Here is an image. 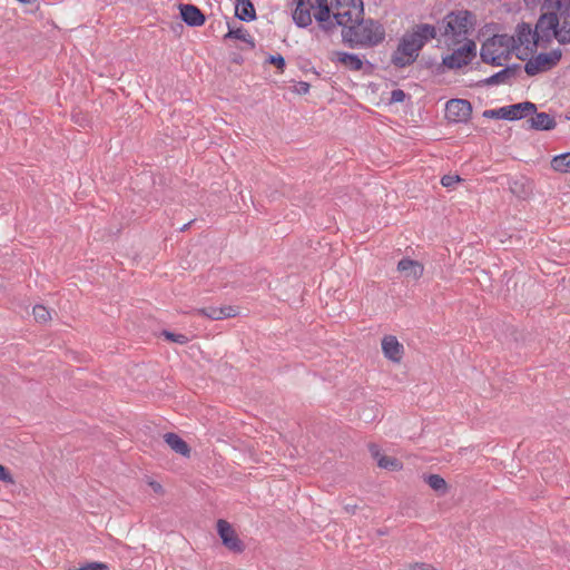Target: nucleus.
Wrapping results in <instances>:
<instances>
[{
	"label": "nucleus",
	"mask_w": 570,
	"mask_h": 570,
	"mask_svg": "<svg viewBox=\"0 0 570 570\" xmlns=\"http://www.w3.org/2000/svg\"><path fill=\"white\" fill-rule=\"evenodd\" d=\"M541 10L544 12L535 23L534 35L535 41H542V48H547L552 39H556L559 18L569 16L570 0H544Z\"/></svg>",
	"instance_id": "nucleus-1"
},
{
	"label": "nucleus",
	"mask_w": 570,
	"mask_h": 570,
	"mask_svg": "<svg viewBox=\"0 0 570 570\" xmlns=\"http://www.w3.org/2000/svg\"><path fill=\"white\" fill-rule=\"evenodd\" d=\"M385 38L384 27L373 19H361L355 21L346 30H342V40L350 48L375 47Z\"/></svg>",
	"instance_id": "nucleus-2"
},
{
	"label": "nucleus",
	"mask_w": 570,
	"mask_h": 570,
	"mask_svg": "<svg viewBox=\"0 0 570 570\" xmlns=\"http://www.w3.org/2000/svg\"><path fill=\"white\" fill-rule=\"evenodd\" d=\"M475 16L469 10H455L449 12L442 21L439 22L438 30L445 39L458 45L468 40L466 36L473 29Z\"/></svg>",
	"instance_id": "nucleus-3"
},
{
	"label": "nucleus",
	"mask_w": 570,
	"mask_h": 570,
	"mask_svg": "<svg viewBox=\"0 0 570 570\" xmlns=\"http://www.w3.org/2000/svg\"><path fill=\"white\" fill-rule=\"evenodd\" d=\"M512 43V36L494 35L482 43L480 52L482 61L497 67L502 66V57L511 53L508 47H511Z\"/></svg>",
	"instance_id": "nucleus-4"
},
{
	"label": "nucleus",
	"mask_w": 570,
	"mask_h": 570,
	"mask_svg": "<svg viewBox=\"0 0 570 570\" xmlns=\"http://www.w3.org/2000/svg\"><path fill=\"white\" fill-rule=\"evenodd\" d=\"M332 7L335 10L333 19L342 30H346L364 16L363 0H332Z\"/></svg>",
	"instance_id": "nucleus-5"
},
{
	"label": "nucleus",
	"mask_w": 570,
	"mask_h": 570,
	"mask_svg": "<svg viewBox=\"0 0 570 570\" xmlns=\"http://www.w3.org/2000/svg\"><path fill=\"white\" fill-rule=\"evenodd\" d=\"M562 57L561 49L557 48L550 52H541L530 58L524 65V71L528 76H535L556 67Z\"/></svg>",
	"instance_id": "nucleus-6"
},
{
	"label": "nucleus",
	"mask_w": 570,
	"mask_h": 570,
	"mask_svg": "<svg viewBox=\"0 0 570 570\" xmlns=\"http://www.w3.org/2000/svg\"><path fill=\"white\" fill-rule=\"evenodd\" d=\"M476 55V45L466 40L464 45L443 58V65L449 69H459L469 65Z\"/></svg>",
	"instance_id": "nucleus-7"
},
{
	"label": "nucleus",
	"mask_w": 570,
	"mask_h": 570,
	"mask_svg": "<svg viewBox=\"0 0 570 570\" xmlns=\"http://www.w3.org/2000/svg\"><path fill=\"white\" fill-rule=\"evenodd\" d=\"M512 37L513 43L511 47H508L511 52L520 47H524L529 52H534L539 46L542 47V41H535L537 36L534 35V30H532L531 26L527 22L518 24L515 36Z\"/></svg>",
	"instance_id": "nucleus-8"
},
{
	"label": "nucleus",
	"mask_w": 570,
	"mask_h": 570,
	"mask_svg": "<svg viewBox=\"0 0 570 570\" xmlns=\"http://www.w3.org/2000/svg\"><path fill=\"white\" fill-rule=\"evenodd\" d=\"M217 532L222 543L232 552L242 553L245 550L244 542L238 538L236 531L229 522L219 519L217 521Z\"/></svg>",
	"instance_id": "nucleus-9"
},
{
	"label": "nucleus",
	"mask_w": 570,
	"mask_h": 570,
	"mask_svg": "<svg viewBox=\"0 0 570 570\" xmlns=\"http://www.w3.org/2000/svg\"><path fill=\"white\" fill-rule=\"evenodd\" d=\"M445 115L453 122H468L472 115V105L465 99H451L445 105Z\"/></svg>",
	"instance_id": "nucleus-10"
},
{
	"label": "nucleus",
	"mask_w": 570,
	"mask_h": 570,
	"mask_svg": "<svg viewBox=\"0 0 570 570\" xmlns=\"http://www.w3.org/2000/svg\"><path fill=\"white\" fill-rule=\"evenodd\" d=\"M417 57L419 52L414 50L410 41L403 36L396 50L392 55L391 61L395 67L404 68L412 65Z\"/></svg>",
	"instance_id": "nucleus-11"
},
{
	"label": "nucleus",
	"mask_w": 570,
	"mask_h": 570,
	"mask_svg": "<svg viewBox=\"0 0 570 570\" xmlns=\"http://www.w3.org/2000/svg\"><path fill=\"white\" fill-rule=\"evenodd\" d=\"M382 351L386 358L395 363H399L404 354L403 345L393 335H387L383 337Z\"/></svg>",
	"instance_id": "nucleus-12"
},
{
	"label": "nucleus",
	"mask_w": 570,
	"mask_h": 570,
	"mask_svg": "<svg viewBox=\"0 0 570 570\" xmlns=\"http://www.w3.org/2000/svg\"><path fill=\"white\" fill-rule=\"evenodd\" d=\"M520 70L519 65L508 66L504 69L498 71L497 73L490 76L480 81L483 86H495L502 83H509L512 79H514Z\"/></svg>",
	"instance_id": "nucleus-13"
},
{
	"label": "nucleus",
	"mask_w": 570,
	"mask_h": 570,
	"mask_svg": "<svg viewBox=\"0 0 570 570\" xmlns=\"http://www.w3.org/2000/svg\"><path fill=\"white\" fill-rule=\"evenodd\" d=\"M183 21L189 27H200L205 23V14L194 4H179Z\"/></svg>",
	"instance_id": "nucleus-14"
},
{
	"label": "nucleus",
	"mask_w": 570,
	"mask_h": 570,
	"mask_svg": "<svg viewBox=\"0 0 570 570\" xmlns=\"http://www.w3.org/2000/svg\"><path fill=\"white\" fill-rule=\"evenodd\" d=\"M537 111L535 104L531 101H523L514 105L505 106V120H519L532 115Z\"/></svg>",
	"instance_id": "nucleus-15"
},
{
	"label": "nucleus",
	"mask_w": 570,
	"mask_h": 570,
	"mask_svg": "<svg viewBox=\"0 0 570 570\" xmlns=\"http://www.w3.org/2000/svg\"><path fill=\"white\" fill-rule=\"evenodd\" d=\"M332 61H336L344 66L346 69L352 71H360L363 68L362 59L355 53H348L344 51H334Z\"/></svg>",
	"instance_id": "nucleus-16"
},
{
	"label": "nucleus",
	"mask_w": 570,
	"mask_h": 570,
	"mask_svg": "<svg viewBox=\"0 0 570 570\" xmlns=\"http://www.w3.org/2000/svg\"><path fill=\"white\" fill-rule=\"evenodd\" d=\"M332 8V3L330 6L315 8L314 18L318 22L320 28L326 33L332 32L336 27L335 20L331 19Z\"/></svg>",
	"instance_id": "nucleus-17"
},
{
	"label": "nucleus",
	"mask_w": 570,
	"mask_h": 570,
	"mask_svg": "<svg viewBox=\"0 0 570 570\" xmlns=\"http://www.w3.org/2000/svg\"><path fill=\"white\" fill-rule=\"evenodd\" d=\"M397 269L409 278L419 279L423 275L424 267L417 261L402 258L397 263Z\"/></svg>",
	"instance_id": "nucleus-18"
},
{
	"label": "nucleus",
	"mask_w": 570,
	"mask_h": 570,
	"mask_svg": "<svg viewBox=\"0 0 570 570\" xmlns=\"http://www.w3.org/2000/svg\"><path fill=\"white\" fill-rule=\"evenodd\" d=\"M311 6V2H305L303 6H295V9L293 10L292 18L294 23L298 28H307L312 24V14L311 9H313Z\"/></svg>",
	"instance_id": "nucleus-19"
},
{
	"label": "nucleus",
	"mask_w": 570,
	"mask_h": 570,
	"mask_svg": "<svg viewBox=\"0 0 570 570\" xmlns=\"http://www.w3.org/2000/svg\"><path fill=\"white\" fill-rule=\"evenodd\" d=\"M235 17L242 21L250 22L256 19V10L250 0L235 1Z\"/></svg>",
	"instance_id": "nucleus-20"
},
{
	"label": "nucleus",
	"mask_w": 570,
	"mask_h": 570,
	"mask_svg": "<svg viewBox=\"0 0 570 570\" xmlns=\"http://www.w3.org/2000/svg\"><path fill=\"white\" fill-rule=\"evenodd\" d=\"M165 442L168 444V446L174 450L176 453L189 458L190 455V448L187 444L186 441H184L178 434L168 432L164 435Z\"/></svg>",
	"instance_id": "nucleus-21"
},
{
	"label": "nucleus",
	"mask_w": 570,
	"mask_h": 570,
	"mask_svg": "<svg viewBox=\"0 0 570 570\" xmlns=\"http://www.w3.org/2000/svg\"><path fill=\"white\" fill-rule=\"evenodd\" d=\"M530 127L535 130H552L556 128L557 122L552 116L547 112H534V117L528 120Z\"/></svg>",
	"instance_id": "nucleus-22"
},
{
	"label": "nucleus",
	"mask_w": 570,
	"mask_h": 570,
	"mask_svg": "<svg viewBox=\"0 0 570 570\" xmlns=\"http://www.w3.org/2000/svg\"><path fill=\"white\" fill-rule=\"evenodd\" d=\"M370 452L374 458L377 459V465L382 469L397 471L402 468V464L397 459L393 456L380 455L379 446L375 444L370 445Z\"/></svg>",
	"instance_id": "nucleus-23"
},
{
	"label": "nucleus",
	"mask_w": 570,
	"mask_h": 570,
	"mask_svg": "<svg viewBox=\"0 0 570 570\" xmlns=\"http://www.w3.org/2000/svg\"><path fill=\"white\" fill-rule=\"evenodd\" d=\"M413 33L424 47L428 41L436 38L438 28L429 23H420L413 28Z\"/></svg>",
	"instance_id": "nucleus-24"
},
{
	"label": "nucleus",
	"mask_w": 570,
	"mask_h": 570,
	"mask_svg": "<svg viewBox=\"0 0 570 570\" xmlns=\"http://www.w3.org/2000/svg\"><path fill=\"white\" fill-rule=\"evenodd\" d=\"M225 38H234L246 42L250 49L255 48L254 38L248 33V31L244 27H238L236 29L229 27L228 32L225 35Z\"/></svg>",
	"instance_id": "nucleus-25"
},
{
	"label": "nucleus",
	"mask_w": 570,
	"mask_h": 570,
	"mask_svg": "<svg viewBox=\"0 0 570 570\" xmlns=\"http://www.w3.org/2000/svg\"><path fill=\"white\" fill-rule=\"evenodd\" d=\"M553 170L562 174H570V153L557 155L551 160Z\"/></svg>",
	"instance_id": "nucleus-26"
},
{
	"label": "nucleus",
	"mask_w": 570,
	"mask_h": 570,
	"mask_svg": "<svg viewBox=\"0 0 570 570\" xmlns=\"http://www.w3.org/2000/svg\"><path fill=\"white\" fill-rule=\"evenodd\" d=\"M424 481L436 492L445 493L448 490L445 480L439 474H429L424 478Z\"/></svg>",
	"instance_id": "nucleus-27"
},
{
	"label": "nucleus",
	"mask_w": 570,
	"mask_h": 570,
	"mask_svg": "<svg viewBox=\"0 0 570 570\" xmlns=\"http://www.w3.org/2000/svg\"><path fill=\"white\" fill-rule=\"evenodd\" d=\"M556 39L561 45L570 43V22L563 20L562 24L558 27Z\"/></svg>",
	"instance_id": "nucleus-28"
},
{
	"label": "nucleus",
	"mask_w": 570,
	"mask_h": 570,
	"mask_svg": "<svg viewBox=\"0 0 570 570\" xmlns=\"http://www.w3.org/2000/svg\"><path fill=\"white\" fill-rule=\"evenodd\" d=\"M32 314L35 320L39 323H47L51 320L49 309L43 305H35Z\"/></svg>",
	"instance_id": "nucleus-29"
},
{
	"label": "nucleus",
	"mask_w": 570,
	"mask_h": 570,
	"mask_svg": "<svg viewBox=\"0 0 570 570\" xmlns=\"http://www.w3.org/2000/svg\"><path fill=\"white\" fill-rule=\"evenodd\" d=\"M197 313L199 315H203L210 320H215V321L222 320V316H220L222 311H220V308L215 307V306H208V307L200 308L197 311Z\"/></svg>",
	"instance_id": "nucleus-30"
},
{
	"label": "nucleus",
	"mask_w": 570,
	"mask_h": 570,
	"mask_svg": "<svg viewBox=\"0 0 570 570\" xmlns=\"http://www.w3.org/2000/svg\"><path fill=\"white\" fill-rule=\"evenodd\" d=\"M161 335L166 340L175 342V343L180 344V345H185V344H187L189 342L188 336H186L184 334L173 333V332H169V331H163Z\"/></svg>",
	"instance_id": "nucleus-31"
},
{
	"label": "nucleus",
	"mask_w": 570,
	"mask_h": 570,
	"mask_svg": "<svg viewBox=\"0 0 570 570\" xmlns=\"http://www.w3.org/2000/svg\"><path fill=\"white\" fill-rule=\"evenodd\" d=\"M482 116L484 118H491V119H504L505 120V106L501 107L499 109H487L483 111Z\"/></svg>",
	"instance_id": "nucleus-32"
},
{
	"label": "nucleus",
	"mask_w": 570,
	"mask_h": 570,
	"mask_svg": "<svg viewBox=\"0 0 570 570\" xmlns=\"http://www.w3.org/2000/svg\"><path fill=\"white\" fill-rule=\"evenodd\" d=\"M77 570H109V567L107 563L92 561L79 564Z\"/></svg>",
	"instance_id": "nucleus-33"
},
{
	"label": "nucleus",
	"mask_w": 570,
	"mask_h": 570,
	"mask_svg": "<svg viewBox=\"0 0 570 570\" xmlns=\"http://www.w3.org/2000/svg\"><path fill=\"white\" fill-rule=\"evenodd\" d=\"M460 181H462V178L459 175H444L441 178L442 186L446 188L453 187L455 184Z\"/></svg>",
	"instance_id": "nucleus-34"
},
{
	"label": "nucleus",
	"mask_w": 570,
	"mask_h": 570,
	"mask_svg": "<svg viewBox=\"0 0 570 570\" xmlns=\"http://www.w3.org/2000/svg\"><path fill=\"white\" fill-rule=\"evenodd\" d=\"M266 61L271 65H274L281 71H283L285 68V59L281 55H271Z\"/></svg>",
	"instance_id": "nucleus-35"
},
{
	"label": "nucleus",
	"mask_w": 570,
	"mask_h": 570,
	"mask_svg": "<svg viewBox=\"0 0 570 570\" xmlns=\"http://www.w3.org/2000/svg\"><path fill=\"white\" fill-rule=\"evenodd\" d=\"M406 98V94L402 89H394L391 92L390 102L396 104V102H403Z\"/></svg>",
	"instance_id": "nucleus-36"
},
{
	"label": "nucleus",
	"mask_w": 570,
	"mask_h": 570,
	"mask_svg": "<svg viewBox=\"0 0 570 570\" xmlns=\"http://www.w3.org/2000/svg\"><path fill=\"white\" fill-rule=\"evenodd\" d=\"M219 308L222 311V314H220L222 320L235 317L238 314V309L235 306L229 305V306H223Z\"/></svg>",
	"instance_id": "nucleus-37"
},
{
	"label": "nucleus",
	"mask_w": 570,
	"mask_h": 570,
	"mask_svg": "<svg viewBox=\"0 0 570 570\" xmlns=\"http://www.w3.org/2000/svg\"><path fill=\"white\" fill-rule=\"evenodd\" d=\"M404 37L410 41V43L413 46L415 51H420L423 46L419 41V39L415 37V35L412 32L404 35Z\"/></svg>",
	"instance_id": "nucleus-38"
},
{
	"label": "nucleus",
	"mask_w": 570,
	"mask_h": 570,
	"mask_svg": "<svg viewBox=\"0 0 570 570\" xmlns=\"http://www.w3.org/2000/svg\"><path fill=\"white\" fill-rule=\"evenodd\" d=\"M0 481L6 483H13V479L9 470L0 464Z\"/></svg>",
	"instance_id": "nucleus-39"
},
{
	"label": "nucleus",
	"mask_w": 570,
	"mask_h": 570,
	"mask_svg": "<svg viewBox=\"0 0 570 570\" xmlns=\"http://www.w3.org/2000/svg\"><path fill=\"white\" fill-rule=\"evenodd\" d=\"M309 83L306 81H298L295 86V91L299 95H306L309 91Z\"/></svg>",
	"instance_id": "nucleus-40"
},
{
	"label": "nucleus",
	"mask_w": 570,
	"mask_h": 570,
	"mask_svg": "<svg viewBox=\"0 0 570 570\" xmlns=\"http://www.w3.org/2000/svg\"><path fill=\"white\" fill-rule=\"evenodd\" d=\"M411 570H435L432 566L426 563H414L411 566Z\"/></svg>",
	"instance_id": "nucleus-41"
},
{
	"label": "nucleus",
	"mask_w": 570,
	"mask_h": 570,
	"mask_svg": "<svg viewBox=\"0 0 570 570\" xmlns=\"http://www.w3.org/2000/svg\"><path fill=\"white\" fill-rule=\"evenodd\" d=\"M358 509V505L355 504V503H346L344 504V510L347 512V513H351V514H354Z\"/></svg>",
	"instance_id": "nucleus-42"
},
{
	"label": "nucleus",
	"mask_w": 570,
	"mask_h": 570,
	"mask_svg": "<svg viewBox=\"0 0 570 570\" xmlns=\"http://www.w3.org/2000/svg\"><path fill=\"white\" fill-rule=\"evenodd\" d=\"M325 6H330L328 0H314V2L311 3L309 7L318 8V7H325Z\"/></svg>",
	"instance_id": "nucleus-43"
},
{
	"label": "nucleus",
	"mask_w": 570,
	"mask_h": 570,
	"mask_svg": "<svg viewBox=\"0 0 570 570\" xmlns=\"http://www.w3.org/2000/svg\"><path fill=\"white\" fill-rule=\"evenodd\" d=\"M150 485H151V488L154 489L155 492H161L163 491V487L158 482H150Z\"/></svg>",
	"instance_id": "nucleus-44"
},
{
	"label": "nucleus",
	"mask_w": 570,
	"mask_h": 570,
	"mask_svg": "<svg viewBox=\"0 0 570 570\" xmlns=\"http://www.w3.org/2000/svg\"><path fill=\"white\" fill-rule=\"evenodd\" d=\"M540 0H524L527 7H534L539 3Z\"/></svg>",
	"instance_id": "nucleus-45"
},
{
	"label": "nucleus",
	"mask_w": 570,
	"mask_h": 570,
	"mask_svg": "<svg viewBox=\"0 0 570 570\" xmlns=\"http://www.w3.org/2000/svg\"><path fill=\"white\" fill-rule=\"evenodd\" d=\"M295 2V6L299 4L303 6L305 2H309V0H293Z\"/></svg>",
	"instance_id": "nucleus-46"
},
{
	"label": "nucleus",
	"mask_w": 570,
	"mask_h": 570,
	"mask_svg": "<svg viewBox=\"0 0 570 570\" xmlns=\"http://www.w3.org/2000/svg\"><path fill=\"white\" fill-rule=\"evenodd\" d=\"M191 223H193V220H190L189 223L185 224V225L180 228V230H181V232L186 230V229L190 226V224H191Z\"/></svg>",
	"instance_id": "nucleus-47"
},
{
	"label": "nucleus",
	"mask_w": 570,
	"mask_h": 570,
	"mask_svg": "<svg viewBox=\"0 0 570 570\" xmlns=\"http://www.w3.org/2000/svg\"><path fill=\"white\" fill-rule=\"evenodd\" d=\"M495 53H500L501 50H503V47H494Z\"/></svg>",
	"instance_id": "nucleus-48"
},
{
	"label": "nucleus",
	"mask_w": 570,
	"mask_h": 570,
	"mask_svg": "<svg viewBox=\"0 0 570 570\" xmlns=\"http://www.w3.org/2000/svg\"><path fill=\"white\" fill-rule=\"evenodd\" d=\"M446 42H448V46L453 45V43L451 42V40H449V39H446Z\"/></svg>",
	"instance_id": "nucleus-49"
}]
</instances>
